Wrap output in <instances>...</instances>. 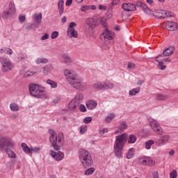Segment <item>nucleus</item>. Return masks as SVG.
Wrapping results in <instances>:
<instances>
[{
	"label": "nucleus",
	"instance_id": "nucleus-9",
	"mask_svg": "<svg viewBox=\"0 0 178 178\" xmlns=\"http://www.w3.org/2000/svg\"><path fill=\"white\" fill-rule=\"evenodd\" d=\"M97 27V20L94 18H88L85 24V30L86 33H90L92 31V29Z\"/></svg>",
	"mask_w": 178,
	"mask_h": 178
},
{
	"label": "nucleus",
	"instance_id": "nucleus-2",
	"mask_svg": "<svg viewBox=\"0 0 178 178\" xmlns=\"http://www.w3.org/2000/svg\"><path fill=\"white\" fill-rule=\"evenodd\" d=\"M49 141L55 151H60V148L65 144V135L62 132H59L58 135L54 129H49Z\"/></svg>",
	"mask_w": 178,
	"mask_h": 178
},
{
	"label": "nucleus",
	"instance_id": "nucleus-10",
	"mask_svg": "<svg viewBox=\"0 0 178 178\" xmlns=\"http://www.w3.org/2000/svg\"><path fill=\"white\" fill-rule=\"evenodd\" d=\"M74 27H77V24H76V22H71L67 28V35L70 38H72V37L77 38V37H79V34L77 31H75Z\"/></svg>",
	"mask_w": 178,
	"mask_h": 178
},
{
	"label": "nucleus",
	"instance_id": "nucleus-1",
	"mask_svg": "<svg viewBox=\"0 0 178 178\" xmlns=\"http://www.w3.org/2000/svg\"><path fill=\"white\" fill-rule=\"evenodd\" d=\"M64 74L65 76L67 81L69 84L75 88L76 90H83L86 88L87 84L85 83L84 80L79 76L77 74H72V71L69 70H65L64 71Z\"/></svg>",
	"mask_w": 178,
	"mask_h": 178
},
{
	"label": "nucleus",
	"instance_id": "nucleus-31",
	"mask_svg": "<svg viewBox=\"0 0 178 178\" xmlns=\"http://www.w3.org/2000/svg\"><path fill=\"white\" fill-rule=\"evenodd\" d=\"M10 109L12 112H18L19 109V104L16 103H11L10 104Z\"/></svg>",
	"mask_w": 178,
	"mask_h": 178
},
{
	"label": "nucleus",
	"instance_id": "nucleus-59",
	"mask_svg": "<svg viewBox=\"0 0 178 178\" xmlns=\"http://www.w3.org/2000/svg\"><path fill=\"white\" fill-rule=\"evenodd\" d=\"M153 178H159V173H158L156 171H154L153 174Z\"/></svg>",
	"mask_w": 178,
	"mask_h": 178
},
{
	"label": "nucleus",
	"instance_id": "nucleus-7",
	"mask_svg": "<svg viewBox=\"0 0 178 178\" xmlns=\"http://www.w3.org/2000/svg\"><path fill=\"white\" fill-rule=\"evenodd\" d=\"M0 63L1 65V71L3 72V73L10 72V70L15 69V65H13V63H12L10 59L6 57L1 56Z\"/></svg>",
	"mask_w": 178,
	"mask_h": 178
},
{
	"label": "nucleus",
	"instance_id": "nucleus-61",
	"mask_svg": "<svg viewBox=\"0 0 178 178\" xmlns=\"http://www.w3.org/2000/svg\"><path fill=\"white\" fill-rule=\"evenodd\" d=\"M146 2L149 3V5H152V3H154V0H146Z\"/></svg>",
	"mask_w": 178,
	"mask_h": 178
},
{
	"label": "nucleus",
	"instance_id": "nucleus-35",
	"mask_svg": "<svg viewBox=\"0 0 178 178\" xmlns=\"http://www.w3.org/2000/svg\"><path fill=\"white\" fill-rule=\"evenodd\" d=\"M116 118V114L114 113H111L106 118V123H111L113 119Z\"/></svg>",
	"mask_w": 178,
	"mask_h": 178
},
{
	"label": "nucleus",
	"instance_id": "nucleus-52",
	"mask_svg": "<svg viewBox=\"0 0 178 178\" xmlns=\"http://www.w3.org/2000/svg\"><path fill=\"white\" fill-rule=\"evenodd\" d=\"M44 62H45V58H38L36 60V63H38V65H40L41 63H44Z\"/></svg>",
	"mask_w": 178,
	"mask_h": 178
},
{
	"label": "nucleus",
	"instance_id": "nucleus-19",
	"mask_svg": "<svg viewBox=\"0 0 178 178\" xmlns=\"http://www.w3.org/2000/svg\"><path fill=\"white\" fill-rule=\"evenodd\" d=\"M170 138V137L169 135H165L162 136L161 138L156 139L155 143L157 145H162V144H166Z\"/></svg>",
	"mask_w": 178,
	"mask_h": 178
},
{
	"label": "nucleus",
	"instance_id": "nucleus-30",
	"mask_svg": "<svg viewBox=\"0 0 178 178\" xmlns=\"http://www.w3.org/2000/svg\"><path fill=\"white\" fill-rule=\"evenodd\" d=\"M104 40H113V34L111 33V31H106V33H102Z\"/></svg>",
	"mask_w": 178,
	"mask_h": 178
},
{
	"label": "nucleus",
	"instance_id": "nucleus-42",
	"mask_svg": "<svg viewBox=\"0 0 178 178\" xmlns=\"http://www.w3.org/2000/svg\"><path fill=\"white\" fill-rule=\"evenodd\" d=\"M126 129H127V124L125 122H122L120 125V131H124Z\"/></svg>",
	"mask_w": 178,
	"mask_h": 178
},
{
	"label": "nucleus",
	"instance_id": "nucleus-58",
	"mask_svg": "<svg viewBox=\"0 0 178 178\" xmlns=\"http://www.w3.org/2000/svg\"><path fill=\"white\" fill-rule=\"evenodd\" d=\"M72 2H73V0H67L65 2V5L67 6H70V5H72Z\"/></svg>",
	"mask_w": 178,
	"mask_h": 178
},
{
	"label": "nucleus",
	"instance_id": "nucleus-36",
	"mask_svg": "<svg viewBox=\"0 0 178 178\" xmlns=\"http://www.w3.org/2000/svg\"><path fill=\"white\" fill-rule=\"evenodd\" d=\"M46 83L47 84H49V86H50L51 88H56V87H58V83L55 81L47 79Z\"/></svg>",
	"mask_w": 178,
	"mask_h": 178
},
{
	"label": "nucleus",
	"instance_id": "nucleus-13",
	"mask_svg": "<svg viewBox=\"0 0 178 178\" xmlns=\"http://www.w3.org/2000/svg\"><path fill=\"white\" fill-rule=\"evenodd\" d=\"M150 126L154 130V133L156 134H159V136H162V134L163 133L162 131V128L161 126H159V123H158L156 120H152V121H149Z\"/></svg>",
	"mask_w": 178,
	"mask_h": 178
},
{
	"label": "nucleus",
	"instance_id": "nucleus-57",
	"mask_svg": "<svg viewBox=\"0 0 178 178\" xmlns=\"http://www.w3.org/2000/svg\"><path fill=\"white\" fill-rule=\"evenodd\" d=\"M105 133H108V128H104L101 131H100V135L104 136Z\"/></svg>",
	"mask_w": 178,
	"mask_h": 178
},
{
	"label": "nucleus",
	"instance_id": "nucleus-60",
	"mask_svg": "<svg viewBox=\"0 0 178 178\" xmlns=\"http://www.w3.org/2000/svg\"><path fill=\"white\" fill-rule=\"evenodd\" d=\"M143 84H144V80L141 79L137 81L138 86H143Z\"/></svg>",
	"mask_w": 178,
	"mask_h": 178
},
{
	"label": "nucleus",
	"instance_id": "nucleus-44",
	"mask_svg": "<svg viewBox=\"0 0 178 178\" xmlns=\"http://www.w3.org/2000/svg\"><path fill=\"white\" fill-rule=\"evenodd\" d=\"M59 37V32L54 31L51 35V40H55V38H58Z\"/></svg>",
	"mask_w": 178,
	"mask_h": 178
},
{
	"label": "nucleus",
	"instance_id": "nucleus-12",
	"mask_svg": "<svg viewBox=\"0 0 178 178\" xmlns=\"http://www.w3.org/2000/svg\"><path fill=\"white\" fill-rule=\"evenodd\" d=\"M33 20L35 24L31 25V29H37L40 24H41V21L42 20V15L41 13H35L33 15Z\"/></svg>",
	"mask_w": 178,
	"mask_h": 178
},
{
	"label": "nucleus",
	"instance_id": "nucleus-47",
	"mask_svg": "<svg viewBox=\"0 0 178 178\" xmlns=\"http://www.w3.org/2000/svg\"><path fill=\"white\" fill-rule=\"evenodd\" d=\"M92 120V118L91 117H86L83 119V123H85V124H88Z\"/></svg>",
	"mask_w": 178,
	"mask_h": 178
},
{
	"label": "nucleus",
	"instance_id": "nucleus-49",
	"mask_svg": "<svg viewBox=\"0 0 178 178\" xmlns=\"http://www.w3.org/2000/svg\"><path fill=\"white\" fill-rule=\"evenodd\" d=\"M91 7L90 6H83L81 8L82 12H87V10H90Z\"/></svg>",
	"mask_w": 178,
	"mask_h": 178
},
{
	"label": "nucleus",
	"instance_id": "nucleus-5",
	"mask_svg": "<svg viewBox=\"0 0 178 178\" xmlns=\"http://www.w3.org/2000/svg\"><path fill=\"white\" fill-rule=\"evenodd\" d=\"M29 90L31 95L35 98H44L45 95V88L37 83H30Z\"/></svg>",
	"mask_w": 178,
	"mask_h": 178
},
{
	"label": "nucleus",
	"instance_id": "nucleus-33",
	"mask_svg": "<svg viewBox=\"0 0 178 178\" xmlns=\"http://www.w3.org/2000/svg\"><path fill=\"white\" fill-rule=\"evenodd\" d=\"M135 152H136V149H134V148L129 149L127 154V159H131V158H133V156H134Z\"/></svg>",
	"mask_w": 178,
	"mask_h": 178
},
{
	"label": "nucleus",
	"instance_id": "nucleus-54",
	"mask_svg": "<svg viewBox=\"0 0 178 178\" xmlns=\"http://www.w3.org/2000/svg\"><path fill=\"white\" fill-rule=\"evenodd\" d=\"M51 70H52V64L49 63L46 65L45 71L51 72Z\"/></svg>",
	"mask_w": 178,
	"mask_h": 178
},
{
	"label": "nucleus",
	"instance_id": "nucleus-8",
	"mask_svg": "<svg viewBox=\"0 0 178 178\" xmlns=\"http://www.w3.org/2000/svg\"><path fill=\"white\" fill-rule=\"evenodd\" d=\"M113 87H115V85L111 82H96L93 84V88L100 91H105V90H112Z\"/></svg>",
	"mask_w": 178,
	"mask_h": 178
},
{
	"label": "nucleus",
	"instance_id": "nucleus-20",
	"mask_svg": "<svg viewBox=\"0 0 178 178\" xmlns=\"http://www.w3.org/2000/svg\"><path fill=\"white\" fill-rule=\"evenodd\" d=\"M65 0H58V9L60 16H62L63 12H65Z\"/></svg>",
	"mask_w": 178,
	"mask_h": 178
},
{
	"label": "nucleus",
	"instance_id": "nucleus-37",
	"mask_svg": "<svg viewBox=\"0 0 178 178\" xmlns=\"http://www.w3.org/2000/svg\"><path fill=\"white\" fill-rule=\"evenodd\" d=\"M94 172H95V168H88L85 171L84 175H85V176H90V175H92V173H94Z\"/></svg>",
	"mask_w": 178,
	"mask_h": 178
},
{
	"label": "nucleus",
	"instance_id": "nucleus-11",
	"mask_svg": "<svg viewBox=\"0 0 178 178\" xmlns=\"http://www.w3.org/2000/svg\"><path fill=\"white\" fill-rule=\"evenodd\" d=\"M21 147L22 148V151L25 152V154H33L34 152L35 154H37V152H39V151L41 149L40 147H29V145L27 144L22 143L21 144Z\"/></svg>",
	"mask_w": 178,
	"mask_h": 178
},
{
	"label": "nucleus",
	"instance_id": "nucleus-18",
	"mask_svg": "<svg viewBox=\"0 0 178 178\" xmlns=\"http://www.w3.org/2000/svg\"><path fill=\"white\" fill-rule=\"evenodd\" d=\"M139 162L140 163H142V165H147L149 166H152V165H154L155 163V162L149 157L141 158L139 159Z\"/></svg>",
	"mask_w": 178,
	"mask_h": 178
},
{
	"label": "nucleus",
	"instance_id": "nucleus-50",
	"mask_svg": "<svg viewBox=\"0 0 178 178\" xmlns=\"http://www.w3.org/2000/svg\"><path fill=\"white\" fill-rule=\"evenodd\" d=\"M99 22H101L103 27H104V29H106L108 24L106 23V19H102L99 20Z\"/></svg>",
	"mask_w": 178,
	"mask_h": 178
},
{
	"label": "nucleus",
	"instance_id": "nucleus-6",
	"mask_svg": "<svg viewBox=\"0 0 178 178\" xmlns=\"http://www.w3.org/2000/svg\"><path fill=\"white\" fill-rule=\"evenodd\" d=\"M79 159L84 168H90V166L92 165L93 163L91 154L84 149H81L79 150Z\"/></svg>",
	"mask_w": 178,
	"mask_h": 178
},
{
	"label": "nucleus",
	"instance_id": "nucleus-63",
	"mask_svg": "<svg viewBox=\"0 0 178 178\" xmlns=\"http://www.w3.org/2000/svg\"><path fill=\"white\" fill-rule=\"evenodd\" d=\"M61 22H62V23H66V17H63L61 19Z\"/></svg>",
	"mask_w": 178,
	"mask_h": 178
},
{
	"label": "nucleus",
	"instance_id": "nucleus-56",
	"mask_svg": "<svg viewBox=\"0 0 178 178\" xmlns=\"http://www.w3.org/2000/svg\"><path fill=\"white\" fill-rule=\"evenodd\" d=\"M134 66H135L134 63H129L128 65H127V68L128 69H134Z\"/></svg>",
	"mask_w": 178,
	"mask_h": 178
},
{
	"label": "nucleus",
	"instance_id": "nucleus-16",
	"mask_svg": "<svg viewBox=\"0 0 178 178\" xmlns=\"http://www.w3.org/2000/svg\"><path fill=\"white\" fill-rule=\"evenodd\" d=\"M50 155L55 159V161H62L65 156V154L62 152H56L54 150L50 151Z\"/></svg>",
	"mask_w": 178,
	"mask_h": 178
},
{
	"label": "nucleus",
	"instance_id": "nucleus-28",
	"mask_svg": "<svg viewBox=\"0 0 178 178\" xmlns=\"http://www.w3.org/2000/svg\"><path fill=\"white\" fill-rule=\"evenodd\" d=\"M63 60L67 65H70V63H72V62H73L72 58H70V56H69V55L67 54L63 55Z\"/></svg>",
	"mask_w": 178,
	"mask_h": 178
},
{
	"label": "nucleus",
	"instance_id": "nucleus-39",
	"mask_svg": "<svg viewBox=\"0 0 178 178\" xmlns=\"http://www.w3.org/2000/svg\"><path fill=\"white\" fill-rule=\"evenodd\" d=\"M27 54L26 53H19L18 54V59H19V60H26V59H27Z\"/></svg>",
	"mask_w": 178,
	"mask_h": 178
},
{
	"label": "nucleus",
	"instance_id": "nucleus-22",
	"mask_svg": "<svg viewBox=\"0 0 178 178\" xmlns=\"http://www.w3.org/2000/svg\"><path fill=\"white\" fill-rule=\"evenodd\" d=\"M168 31H175L177 30V23L173 22H168L167 24Z\"/></svg>",
	"mask_w": 178,
	"mask_h": 178
},
{
	"label": "nucleus",
	"instance_id": "nucleus-27",
	"mask_svg": "<svg viewBox=\"0 0 178 178\" xmlns=\"http://www.w3.org/2000/svg\"><path fill=\"white\" fill-rule=\"evenodd\" d=\"M8 10L14 15L16 13V7L15 6V2L10 1L8 4Z\"/></svg>",
	"mask_w": 178,
	"mask_h": 178
},
{
	"label": "nucleus",
	"instance_id": "nucleus-41",
	"mask_svg": "<svg viewBox=\"0 0 178 178\" xmlns=\"http://www.w3.org/2000/svg\"><path fill=\"white\" fill-rule=\"evenodd\" d=\"M147 5L141 1H137L135 6H136L137 8H141V9H144V8Z\"/></svg>",
	"mask_w": 178,
	"mask_h": 178
},
{
	"label": "nucleus",
	"instance_id": "nucleus-14",
	"mask_svg": "<svg viewBox=\"0 0 178 178\" xmlns=\"http://www.w3.org/2000/svg\"><path fill=\"white\" fill-rule=\"evenodd\" d=\"M122 8L125 10V12H134L137 10L136 4L131 3H124L122 6Z\"/></svg>",
	"mask_w": 178,
	"mask_h": 178
},
{
	"label": "nucleus",
	"instance_id": "nucleus-53",
	"mask_svg": "<svg viewBox=\"0 0 178 178\" xmlns=\"http://www.w3.org/2000/svg\"><path fill=\"white\" fill-rule=\"evenodd\" d=\"M18 20L20 22V23H24V22L26 21V16L19 15Z\"/></svg>",
	"mask_w": 178,
	"mask_h": 178
},
{
	"label": "nucleus",
	"instance_id": "nucleus-25",
	"mask_svg": "<svg viewBox=\"0 0 178 178\" xmlns=\"http://www.w3.org/2000/svg\"><path fill=\"white\" fill-rule=\"evenodd\" d=\"M12 16H13V14L9 10H3L1 15L3 19H9V17H12Z\"/></svg>",
	"mask_w": 178,
	"mask_h": 178
},
{
	"label": "nucleus",
	"instance_id": "nucleus-45",
	"mask_svg": "<svg viewBox=\"0 0 178 178\" xmlns=\"http://www.w3.org/2000/svg\"><path fill=\"white\" fill-rule=\"evenodd\" d=\"M35 73H37V72H34L33 70H28L26 73V77H30L31 76H34V74H35Z\"/></svg>",
	"mask_w": 178,
	"mask_h": 178
},
{
	"label": "nucleus",
	"instance_id": "nucleus-64",
	"mask_svg": "<svg viewBox=\"0 0 178 178\" xmlns=\"http://www.w3.org/2000/svg\"><path fill=\"white\" fill-rule=\"evenodd\" d=\"M169 155H170L171 156H172V155H175V150H171V151H170Z\"/></svg>",
	"mask_w": 178,
	"mask_h": 178
},
{
	"label": "nucleus",
	"instance_id": "nucleus-43",
	"mask_svg": "<svg viewBox=\"0 0 178 178\" xmlns=\"http://www.w3.org/2000/svg\"><path fill=\"white\" fill-rule=\"evenodd\" d=\"M81 134H84L87 131V125H82L79 127Z\"/></svg>",
	"mask_w": 178,
	"mask_h": 178
},
{
	"label": "nucleus",
	"instance_id": "nucleus-38",
	"mask_svg": "<svg viewBox=\"0 0 178 178\" xmlns=\"http://www.w3.org/2000/svg\"><path fill=\"white\" fill-rule=\"evenodd\" d=\"M83 99L84 98H83V96L82 94H78L74 98V100H75L76 102H79V104H80L81 102H83Z\"/></svg>",
	"mask_w": 178,
	"mask_h": 178
},
{
	"label": "nucleus",
	"instance_id": "nucleus-48",
	"mask_svg": "<svg viewBox=\"0 0 178 178\" xmlns=\"http://www.w3.org/2000/svg\"><path fill=\"white\" fill-rule=\"evenodd\" d=\"M143 10L146 13L147 15H151V9L148 8V6H145V8L143 9Z\"/></svg>",
	"mask_w": 178,
	"mask_h": 178
},
{
	"label": "nucleus",
	"instance_id": "nucleus-46",
	"mask_svg": "<svg viewBox=\"0 0 178 178\" xmlns=\"http://www.w3.org/2000/svg\"><path fill=\"white\" fill-rule=\"evenodd\" d=\"M170 178H176L177 177V171L176 170H173L172 172L170 174Z\"/></svg>",
	"mask_w": 178,
	"mask_h": 178
},
{
	"label": "nucleus",
	"instance_id": "nucleus-32",
	"mask_svg": "<svg viewBox=\"0 0 178 178\" xmlns=\"http://www.w3.org/2000/svg\"><path fill=\"white\" fill-rule=\"evenodd\" d=\"M140 87L133 88L132 90H129V95H130V97L137 95V94L140 92Z\"/></svg>",
	"mask_w": 178,
	"mask_h": 178
},
{
	"label": "nucleus",
	"instance_id": "nucleus-34",
	"mask_svg": "<svg viewBox=\"0 0 178 178\" xmlns=\"http://www.w3.org/2000/svg\"><path fill=\"white\" fill-rule=\"evenodd\" d=\"M156 62H159V67H160L161 70H166V65H163V59L161 60L159 58H157L156 57Z\"/></svg>",
	"mask_w": 178,
	"mask_h": 178
},
{
	"label": "nucleus",
	"instance_id": "nucleus-23",
	"mask_svg": "<svg viewBox=\"0 0 178 178\" xmlns=\"http://www.w3.org/2000/svg\"><path fill=\"white\" fill-rule=\"evenodd\" d=\"M98 105V104L97 103V102L94 101V100H89L87 103H86V107L88 108V109H95V108H97V106Z\"/></svg>",
	"mask_w": 178,
	"mask_h": 178
},
{
	"label": "nucleus",
	"instance_id": "nucleus-51",
	"mask_svg": "<svg viewBox=\"0 0 178 178\" xmlns=\"http://www.w3.org/2000/svg\"><path fill=\"white\" fill-rule=\"evenodd\" d=\"M79 110L81 112H87V108H86V106L84 104H81L79 106Z\"/></svg>",
	"mask_w": 178,
	"mask_h": 178
},
{
	"label": "nucleus",
	"instance_id": "nucleus-40",
	"mask_svg": "<svg viewBox=\"0 0 178 178\" xmlns=\"http://www.w3.org/2000/svg\"><path fill=\"white\" fill-rule=\"evenodd\" d=\"M154 140H149L145 143L146 149H151V146L154 145Z\"/></svg>",
	"mask_w": 178,
	"mask_h": 178
},
{
	"label": "nucleus",
	"instance_id": "nucleus-17",
	"mask_svg": "<svg viewBox=\"0 0 178 178\" xmlns=\"http://www.w3.org/2000/svg\"><path fill=\"white\" fill-rule=\"evenodd\" d=\"M174 52H175V47H170L163 51V54H160L157 56L156 58L158 59L159 58H163V56H170V55H172Z\"/></svg>",
	"mask_w": 178,
	"mask_h": 178
},
{
	"label": "nucleus",
	"instance_id": "nucleus-21",
	"mask_svg": "<svg viewBox=\"0 0 178 178\" xmlns=\"http://www.w3.org/2000/svg\"><path fill=\"white\" fill-rule=\"evenodd\" d=\"M80 105V103L74 100V99L69 103L68 108L70 111H76V108Z\"/></svg>",
	"mask_w": 178,
	"mask_h": 178
},
{
	"label": "nucleus",
	"instance_id": "nucleus-3",
	"mask_svg": "<svg viewBox=\"0 0 178 178\" xmlns=\"http://www.w3.org/2000/svg\"><path fill=\"white\" fill-rule=\"evenodd\" d=\"M126 143H127V134H122L121 135L115 137L114 152L117 158H122L123 147Z\"/></svg>",
	"mask_w": 178,
	"mask_h": 178
},
{
	"label": "nucleus",
	"instance_id": "nucleus-26",
	"mask_svg": "<svg viewBox=\"0 0 178 178\" xmlns=\"http://www.w3.org/2000/svg\"><path fill=\"white\" fill-rule=\"evenodd\" d=\"M127 140L128 144H134L137 141V137L134 134H131L129 137L127 136Z\"/></svg>",
	"mask_w": 178,
	"mask_h": 178
},
{
	"label": "nucleus",
	"instance_id": "nucleus-55",
	"mask_svg": "<svg viewBox=\"0 0 178 178\" xmlns=\"http://www.w3.org/2000/svg\"><path fill=\"white\" fill-rule=\"evenodd\" d=\"M118 3H119V0H113V1L109 5V8L111 6H115V5H118Z\"/></svg>",
	"mask_w": 178,
	"mask_h": 178
},
{
	"label": "nucleus",
	"instance_id": "nucleus-62",
	"mask_svg": "<svg viewBox=\"0 0 178 178\" xmlns=\"http://www.w3.org/2000/svg\"><path fill=\"white\" fill-rule=\"evenodd\" d=\"M90 7L92 10H95V9H97V6H95V5L90 6Z\"/></svg>",
	"mask_w": 178,
	"mask_h": 178
},
{
	"label": "nucleus",
	"instance_id": "nucleus-4",
	"mask_svg": "<svg viewBox=\"0 0 178 178\" xmlns=\"http://www.w3.org/2000/svg\"><path fill=\"white\" fill-rule=\"evenodd\" d=\"M13 147H15V144L9 137L3 136L0 138V151L4 149L9 158L15 159L16 158V153L10 149Z\"/></svg>",
	"mask_w": 178,
	"mask_h": 178
},
{
	"label": "nucleus",
	"instance_id": "nucleus-24",
	"mask_svg": "<svg viewBox=\"0 0 178 178\" xmlns=\"http://www.w3.org/2000/svg\"><path fill=\"white\" fill-rule=\"evenodd\" d=\"M0 54H1V55H3V54H5L6 55H12V54H13V51L10 48L3 47L0 49Z\"/></svg>",
	"mask_w": 178,
	"mask_h": 178
},
{
	"label": "nucleus",
	"instance_id": "nucleus-29",
	"mask_svg": "<svg viewBox=\"0 0 178 178\" xmlns=\"http://www.w3.org/2000/svg\"><path fill=\"white\" fill-rule=\"evenodd\" d=\"M168 98H169V97L166 95H162V94H159V93L156 95V99L157 101H166V99H168Z\"/></svg>",
	"mask_w": 178,
	"mask_h": 178
},
{
	"label": "nucleus",
	"instance_id": "nucleus-15",
	"mask_svg": "<svg viewBox=\"0 0 178 178\" xmlns=\"http://www.w3.org/2000/svg\"><path fill=\"white\" fill-rule=\"evenodd\" d=\"M168 13H167L165 10H154L153 16L157 19H166V17H168V15H166Z\"/></svg>",
	"mask_w": 178,
	"mask_h": 178
}]
</instances>
